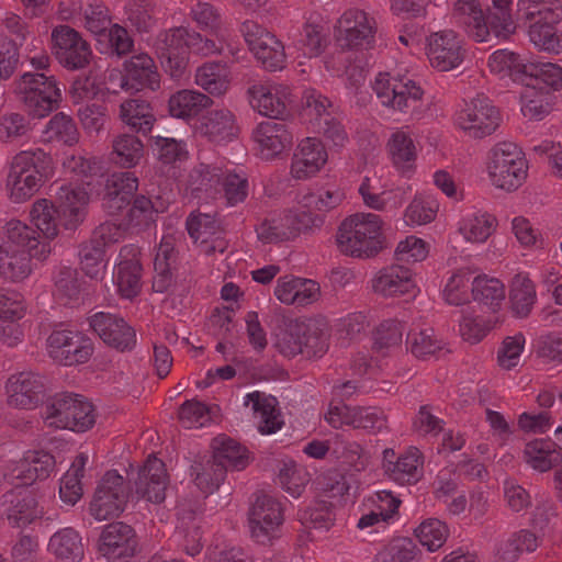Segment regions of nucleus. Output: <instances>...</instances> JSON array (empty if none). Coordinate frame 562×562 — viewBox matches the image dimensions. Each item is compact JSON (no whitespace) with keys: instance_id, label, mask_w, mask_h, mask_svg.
Wrapping results in <instances>:
<instances>
[{"instance_id":"nucleus-30","label":"nucleus","mask_w":562,"mask_h":562,"mask_svg":"<svg viewBox=\"0 0 562 562\" xmlns=\"http://www.w3.org/2000/svg\"><path fill=\"white\" fill-rule=\"evenodd\" d=\"M59 216L66 229H75L85 218L87 194L71 186H60L56 191Z\"/></svg>"},{"instance_id":"nucleus-23","label":"nucleus","mask_w":562,"mask_h":562,"mask_svg":"<svg viewBox=\"0 0 562 562\" xmlns=\"http://www.w3.org/2000/svg\"><path fill=\"white\" fill-rule=\"evenodd\" d=\"M125 75L121 79V88L125 90H140L148 88L153 91L159 88L160 76L154 59L145 54L132 56L124 63Z\"/></svg>"},{"instance_id":"nucleus-3","label":"nucleus","mask_w":562,"mask_h":562,"mask_svg":"<svg viewBox=\"0 0 562 562\" xmlns=\"http://www.w3.org/2000/svg\"><path fill=\"white\" fill-rule=\"evenodd\" d=\"M382 221L372 213H356L346 218L337 233L339 250L356 258H370L384 247Z\"/></svg>"},{"instance_id":"nucleus-58","label":"nucleus","mask_w":562,"mask_h":562,"mask_svg":"<svg viewBox=\"0 0 562 562\" xmlns=\"http://www.w3.org/2000/svg\"><path fill=\"white\" fill-rule=\"evenodd\" d=\"M449 530L445 522L438 519H427L415 530L419 542L429 551H436L443 546Z\"/></svg>"},{"instance_id":"nucleus-17","label":"nucleus","mask_w":562,"mask_h":562,"mask_svg":"<svg viewBox=\"0 0 562 562\" xmlns=\"http://www.w3.org/2000/svg\"><path fill=\"white\" fill-rule=\"evenodd\" d=\"M341 24L338 41L345 48H371L374 43L376 22L374 18L359 9L346 11L339 20Z\"/></svg>"},{"instance_id":"nucleus-14","label":"nucleus","mask_w":562,"mask_h":562,"mask_svg":"<svg viewBox=\"0 0 562 562\" xmlns=\"http://www.w3.org/2000/svg\"><path fill=\"white\" fill-rule=\"evenodd\" d=\"M499 113L483 95L474 98L458 115V125L472 138H483L496 131Z\"/></svg>"},{"instance_id":"nucleus-50","label":"nucleus","mask_w":562,"mask_h":562,"mask_svg":"<svg viewBox=\"0 0 562 562\" xmlns=\"http://www.w3.org/2000/svg\"><path fill=\"white\" fill-rule=\"evenodd\" d=\"M471 291L474 301L490 306L493 311L505 299L504 284L497 279L476 277L472 282Z\"/></svg>"},{"instance_id":"nucleus-56","label":"nucleus","mask_w":562,"mask_h":562,"mask_svg":"<svg viewBox=\"0 0 562 562\" xmlns=\"http://www.w3.org/2000/svg\"><path fill=\"white\" fill-rule=\"evenodd\" d=\"M45 133L49 139H55L68 146L75 145L79 139V132L74 120L63 112L55 114L49 120Z\"/></svg>"},{"instance_id":"nucleus-34","label":"nucleus","mask_w":562,"mask_h":562,"mask_svg":"<svg viewBox=\"0 0 562 562\" xmlns=\"http://www.w3.org/2000/svg\"><path fill=\"white\" fill-rule=\"evenodd\" d=\"M521 83L535 89L544 87L558 90L562 87V68L552 63H527Z\"/></svg>"},{"instance_id":"nucleus-59","label":"nucleus","mask_w":562,"mask_h":562,"mask_svg":"<svg viewBox=\"0 0 562 562\" xmlns=\"http://www.w3.org/2000/svg\"><path fill=\"white\" fill-rule=\"evenodd\" d=\"M406 344L411 352L420 359H427L443 349L442 341L435 337L432 329L408 334Z\"/></svg>"},{"instance_id":"nucleus-44","label":"nucleus","mask_w":562,"mask_h":562,"mask_svg":"<svg viewBox=\"0 0 562 562\" xmlns=\"http://www.w3.org/2000/svg\"><path fill=\"white\" fill-rule=\"evenodd\" d=\"M327 42V32L324 24L319 22L307 21L299 38L295 42L297 50L302 52L303 56L312 58L321 55Z\"/></svg>"},{"instance_id":"nucleus-25","label":"nucleus","mask_w":562,"mask_h":562,"mask_svg":"<svg viewBox=\"0 0 562 562\" xmlns=\"http://www.w3.org/2000/svg\"><path fill=\"white\" fill-rule=\"evenodd\" d=\"M262 159L271 160L280 155L293 142L292 133L284 122L267 121L260 123L254 132Z\"/></svg>"},{"instance_id":"nucleus-55","label":"nucleus","mask_w":562,"mask_h":562,"mask_svg":"<svg viewBox=\"0 0 562 562\" xmlns=\"http://www.w3.org/2000/svg\"><path fill=\"white\" fill-rule=\"evenodd\" d=\"M142 267L136 260H124L119 263L116 284L123 297L132 299L140 290Z\"/></svg>"},{"instance_id":"nucleus-42","label":"nucleus","mask_w":562,"mask_h":562,"mask_svg":"<svg viewBox=\"0 0 562 562\" xmlns=\"http://www.w3.org/2000/svg\"><path fill=\"white\" fill-rule=\"evenodd\" d=\"M87 460L83 453L78 454L61 480L59 497L68 506H74L82 497L81 479L85 475Z\"/></svg>"},{"instance_id":"nucleus-1","label":"nucleus","mask_w":562,"mask_h":562,"mask_svg":"<svg viewBox=\"0 0 562 562\" xmlns=\"http://www.w3.org/2000/svg\"><path fill=\"white\" fill-rule=\"evenodd\" d=\"M512 0H492L484 14L477 0H458L453 16L475 42H487L491 33L507 38L516 30L510 14Z\"/></svg>"},{"instance_id":"nucleus-37","label":"nucleus","mask_w":562,"mask_h":562,"mask_svg":"<svg viewBox=\"0 0 562 562\" xmlns=\"http://www.w3.org/2000/svg\"><path fill=\"white\" fill-rule=\"evenodd\" d=\"M512 312L516 317H527L536 303V290L532 281L524 274H517L512 281L509 291Z\"/></svg>"},{"instance_id":"nucleus-33","label":"nucleus","mask_w":562,"mask_h":562,"mask_svg":"<svg viewBox=\"0 0 562 562\" xmlns=\"http://www.w3.org/2000/svg\"><path fill=\"white\" fill-rule=\"evenodd\" d=\"M212 458L222 463L226 472L232 470H244L249 464V457L246 448L241 447L232 438L218 436L212 441Z\"/></svg>"},{"instance_id":"nucleus-52","label":"nucleus","mask_w":562,"mask_h":562,"mask_svg":"<svg viewBox=\"0 0 562 562\" xmlns=\"http://www.w3.org/2000/svg\"><path fill=\"white\" fill-rule=\"evenodd\" d=\"M9 246V249H23L29 251L38 246L36 231L20 221H10L7 224L5 237H0V245Z\"/></svg>"},{"instance_id":"nucleus-64","label":"nucleus","mask_w":562,"mask_h":562,"mask_svg":"<svg viewBox=\"0 0 562 562\" xmlns=\"http://www.w3.org/2000/svg\"><path fill=\"white\" fill-rule=\"evenodd\" d=\"M55 286L61 296L68 300H78L82 290L78 270L70 267L60 268L56 276Z\"/></svg>"},{"instance_id":"nucleus-54","label":"nucleus","mask_w":562,"mask_h":562,"mask_svg":"<svg viewBox=\"0 0 562 562\" xmlns=\"http://www.w3.org/2000/svg\"><path fill=\"white\" fill-rule=\"evenodd\" d=\"M522 66H527L520 57L506 49H499L492 54L488 67L495 74H508L514 80L522 81L525 75Z\"/></svg>"},{"instance_id":"nucleus-45","label":"nucleus","mask_w":562,"mask_h":562,"mask_svg":"<svg viewBox=\"0 0 562 562\" xmlns=\"http://www.w3.org/2000/svg\"><path fill=\"white\" fill-rule=\"evenodd\" d=\"M525 460L535 470L546 472L562 461V449L551 448L550 442L535 440L525 448Z\"/></svg>"},{"instance_id":"nucleus-57","label":"nucleus","mask_w":562,"mask_h":562,"mask_svg":"<svg viewBox=\"0 0 562 562\" xmlns=\"http://www.w3.org/2000/svg\"><path fill=\"white\" fill-rule=\"evenodd\" d=\"M404 330V325L396 319L383 321L374 331L373 348L384 353L385 350L398 347L402 342Z\"/></svg>"},{"instance_id":"nucleus-13","label":"nucleus","mask_w":562,"mask_h":562,"mask_svg":"<svg viewBox=\"0 0 562 562\" xmlns=\"http://www.w3.org/2000/svg\"><path fill=\"white\" fill-rule=\"evenodd\" d=\"M49 357L64 366L85 363L92 355L90 339L78 331L54 330L47 338Z\"/></svg>"},{"instance_id":"nucleus-51","label":"nucleus","mask_w":562,"mask_h":562,"mask_svg":"<svg viewBox=\"0 0 562 562\" xmlns=\"http://www.w3.org/2000/svg\"><path fill=\"white\" fill-rule=\"evenodd\" d=\"M420 553L417 544L409 538H397L381 549L374 562H412Z\"/></svg>"},{"instance_id":"nucleus-18","label":"nucleus","mask_w":562,"mask_h":562,"mask_svg":"<svg viewBox=\"0 0 562 562\" xmlns=\"http://www.w3.org/2000/svg\"><path fill=\"white\" fill-rule=\"evenodd\" d=\"M90 326L108 346L116 350H132L136 345L134 328L115 314L97 313L90 317Z\"/></svg>"},{"instance_id":"nucleus-38","label":"nucleus","mask_w":562,"mask_h":562,"mask_svg":"<svg viewBox=\"0 0 562 562\" xmlns=\"http://www.w3.org/2000/svg\"><path fill=\"white\" fill-rule=\"evenodd\" d=\"M31 273L30 258L23 249H9L0 245V274L10 281L18 282Z\"/></svg>"},{"instance_id":"nucleus-11","label":"nucleus","mask_w":562,"mask_h":562,"mask_svg":"<svg viewBox=\"0 0 562 562\" xmlns=\"http://www.w3.org/2000/svg\"><path fill=\"white\" fill-rule=\"evenodd\" d=\"M248 520L252 539L261 544L269 543L284 520L280 502L265 492L256 493Z\"/></svg>"},{"instance_id":"nucleus-61","label":"nucleus","mask_w":562,"mask_h":562,"mask_svg":"<svg viewBox=\"0 0 562 562\" xmlns=\"http://www.w3.org/2000/svg\"><path fill=\"white\" fill-rule=\"evenodd\" d=\"M186 225L190 237L195 241L201 240L202 244H206L209 236L214 235L217 229L214 216L201 212H192Z\"/></svg>"},{"instance_id":"nucleus-49","label":"nucleus","mask_w":562,"mask_h":562,"mask_svg":"<svg viewBox=\"0 0 562 562\" xmlns=\"http://www.w3.org/2000/svg\"><path fill=\"white\" fill-rule=\"evenodd\" d=\"M196 83L210 94L221 95L228 88V80L224 66L216 63H207L196 69Z\"/></svg>"},{"instance_id":"nucleus-27","label":"nucleus","mask_w":562,"mask_h":562,"mask_svg":"<svg viewBox=\"0 0 562 562\" xmlns=\"http://www.w3.org/2000/svg\"><path fill=\"white\" fill-rule=\"evenodd\" d=\"M414 288L411 270L402 265L387 266L372 279V290L385 297L408 293Z\"/></svg>"},{"instance_id":"nucleus-22","label":"nucleus","mask_w":562,"mask_h":562,"mask_svg":"<svg viewBox=\"0 0 562 562\" xmlns=\"http://www.w3.org/2000/svg\"><path fill=\"white\" fill-rule=\"evenodd\" d=\"M167 479L165 463L155 456H149L138 471L135 481L136 493L148 502L159 504L166 497Z\"/></svg>"},{"instance_id":"nucleus-16","label":"nucleus","mask_w":562,"mask_h":562,"mask_svg":"<svg viewBox=\"0 0 562 562\" xmlns=\"http://www.w3.org/2000/svg\"><path fill=\"white\" fill-rule=\"evenodd\" d=\"M325 419L334 428L349 425L356 429L372 431H380L386 423V416L379 407H351L345 404L330 405Z\"/></svg>"},{"instance_id":"nucleus-32","label":"nucleus","mask_w":562,"mask_h":562,"mask_svg":"<svg viewBox=\"0 0 562 562\" xmlns=\"http://www.w3.org/2000/svg\"><path fill=\"white\" fill-rule=\"evenodd\" d=\"M120 119L132 131L143 135L150 133L156 122L153 108L142 99H127L122 102Z\"/></svg>"},{"instance_id":"nucleus-40","label":"nucleus","mask_w":562,"mask_h":562,"mask_svg":"<svg viewBox=\"0 0 562 562\" xmlns=\"http://www.w3.org/2000/svg\"><path fill=\"white\" fill-rule=\"evenodd\" d=\"M191 476H194L196 486L203 492L211 494L224 482L226 469L217 463L212 457L203 461H195L191 468Z\"/></svg>"},{"instance_id":"nucleus-24","label":"nucleus","mask_w":562,"mask_h":562,"mask_svg":"<svg viewBox=\"0 0 562 562\" xmlns=\"http://www.w3.org/2000/svg\"><path fill=\"white\" fill-rule=\"evenodd\" d=\"M428 57L431 65L440 71H449L463 59L460 42L452 31L434 33L428 38Z\"/></svg>"},{"instance_id":"nucleus-41","label":"nucleus","mask_w":562,"mask_h":562,"mask_svg":"<svg viewBox=\"0 0 562 562\" xmlns=\"http://www.w3.org/2000/svg\"><path fill=\"white\" fill-rule=\"evenodd\" d=\"M112 156L115 164L124 167H135L144 156V144L133 134H120L112 140Z\"/></svg>"},{"instance_id":"nucleus-53","label":"nucleus","mask_w":562,"mask_h":562,"mask_svg":"<svg viewBox=\"0 0 562 562\" xmlns=\"http://www.w3.org/2000/svg\"><path fill=\"white\" fill-rule=\"evenodd\" d=\"M389 150L393 164L402 171L409 170L416 158L415 145L413 139L404 132H396L389 142Z\"/></svg>"},{"instance_id":"nucleus-35","label":"nucleus","mask_w":562,"mask_h":562,"mask_svg":"<svg viewBox=\"0 0 562 562\" xmlns=\"http://www.w3.org/2000/svg\"><path fill=\"white\" fill-rule=\"evenodd\" d=\"M212 104V99L193 90H181L169 99V113L173 117L188 119L198 115L203 109Z\"/></svg>"},{"instance_id":"nucleus-19","label":"nucleus","mask_w":562,"mask_h":562,"mask_svg":"<svg viewBox=\"0 0 562 562\" xmlns=\"http://www.w3.org/2000/svg\"><path fill=\"white\" fill-rule=\"evenodd\" d=\"M10 406L32 409L37 406L45 391V378L27 371L13 374L7 383Z\"/></svg>"},{"instance_id":"nucleus-63","label":"nucleus","mask_w":562,"mask_h":562,"mask_svg":"<svg viewBox=\"0 0 562 562\" xmlns=\"http://www.w3.org/2000/svg\"><path fill=\"white\" fill-rule=\"evenodd\" d=\"M151 139V147L162 164H173L187 155L183 144L176 138L155 136Z\"/></svg>"},{"instance_id":"nucleus-4","label":"nucleus","mask_w":562,"mask_h":562,"mask_svg":"<svg viewBox=\"0 0 562 562\" xmlns=\"http://www.w3.org/2000/svg\"><path fill=\"white\" fill-rule=\"evenodd\" d=\"M53 170V159L43 149L16 154L8 175L10 198L21 203L34 195Z\"/></svg>"},{"instance_id":"nucleus-2","label":"nucleus","mask_w":562,"mask_h":562,"mask_svg":"<svg viewBox=\"0 0 562 562\" xmlns=\"http://www.w3.org/2000/svg\"><path fill=\"white\" fill-rule=\"evenodd\" d=\"M281 322L284 327L276 335L274 347L284 357L302 355L312 359L319 358L327 351L329 327L325 318L299 321L282 316Z\"/></svg>"},{"instance_id":"nucleus-60","label":"nucleus","mask_w":562,"mask_h":562,"mask_svg":"<svg viewBox=\"0 0 562 562\" xmlns=\"http://www.w3.org/2000/svg\"><path fill=\"white\" fill-rule=\"evenodd\" d=\"M138 189V179L134 172H114L106 178L104 192L132 200Z\"/></svg>"},{"instance_id":"nucleus-12","label":"nucleus","mask_w":562,"mask_h":562,"mask_svg":"<svg viewBox=\"0 0 562 562\" xmlns=\"http://www.w3.org/2000/svg\"><path fill=\"white\" fill-rule=\"evenodd\" d=\"M122 236L120 227L113 223L99 225L91 234L89 240L79 247L80 268L91 279H98L101 263L105 255V247L117 243Z\"/></svg>"},{"instance_id":"nucleus-31","label":"nucleus","mask_w":562,"mask_h":562,"mask_svg":"<svg viewBox=\"0 0 562 562\" xmlns=\"http://www.w3.org/2000/svg\"><path fill=\"white\" fill-rule=\"evenodd\" d=\"M250 104L261 115L282 119L286 112V94L278 87L252 86L248 90Z\"/></svg>"},{"instance_id":"nucleus-47","label":"nucleus","mask_w":562,"mask_h":562,"mask_svg":"<svg viewBox=\"0 0 562 562\" xmlns=\"http://www.w3.org/2000/svg\"><path fill=\"white\" fill-rule=\"evenodd\" d=\"M422 454L417 448H411L396 459L392 465L390 477L401 484L417 482L423 475Z\"/></svg>"},{"instance_id":"nucleus-46","label":"nucleus","mask_w":562,"mask_h":562,"mask_svg":"<svg viewBox=\"0 0 562 562\" xmlns=\"http://www.w3.org/2000/svg\"><path fill=\"white\" fill-rule=\"evenodd\" d=\"M252 403V409L260 413L262 424L259 426L261 434H273L281 428L282 422L279 420V412L276 409L277 398L265 396L260 392H254L247 395L245 405Z\"/></svg>"},{"instance_id":"nucleus-28","label":"nucleus","mask_w":562,"mask_h":562,"mask_svg":"<svg viewBox=\"0 0 562 562\" xmlns=\"http://www.w3.org/2000/svg\"><path fill=\"white\" fill-rule=\"evenodd\" d=\"M56 460L53 454L43 450L29 451L13 470L15 477L23 485H31L37 480L47 479L55 469Z\"/></svg>"},{"instance_id":"nucleus-7","label":"nucleus","mask_w":562,"mask_h":562,"mask_svg":"<svg viewBox=\"0 0 562 562\" xmlns=\"http://www.w3.org/2000/svg\"><path fill=\"white\" fill-rule=\"evenodd\" d=\"M15 92L25 112L33 119L48 115L60 101L55 78L44 72H25L16 82Z\"/></svg>"},{"instance_id":"nucleus-5","label":"nucleus","mask_w":562,"mask_h":562,"mask_svg":"<svg viewBox=\"0 0 562 562\" xmlns=\"http://www.w3.org/2000/svg\"><path fill=\"white\" fill-rule=\"evenodd\" d=\"M42 416L49 427L77 432L90 429L95 423L92 403L72 393H59L50 397L43 408Z\"/></svg>"},{"instance_id":"nucleus-8","label":"nucleus","mask_w":562,"mask_h":562,"mask_svg":"<svg viewBox=\"0 0 562 562\" xmlns=\"http://www.w3.org/2000/svg\"><path fill=\"white\" fill-rule=\"evenodd\" d=\"M128 496L124 477L114 470L108 471L94 491L89 512L99 521L116 518L124 512Z\"/></svg>"},{"instance_id":"nucleus-9","label":"nucleus","mask_w":562,"mask_h":562,"mask_svg":"<svg viewBox=\"0 0 562 562\" xmlns=\"http://www.w3.org/2000/svg\"><path fill=\"white\" fill-rule=\"evenodd\" d=\"M189 41V31L181 26L162 31L155 38V54L165 71L173 79H180L187 72Z\"/></svg>"},{"instance_id":"nucleus-26","label":"nucleus","mask_w":562,"mask_h":562,"mask_svg":"<svg viewBox=\"0 0 562 562\" xmlns=\"http://www.w3.org/2000/svg\"><path fill=\"white\" fill-rule=\"evenodd\" d=\"M327 161V153L317 138L303 139L292 158L291 173L296 179H305L319 171Z\"/></svg>"},{"instance_id":"nucleus-10","label":"nucleus","mask_w":562,"mask_h":562,"mask_svg":"<svg viewBox=\"0 0 562 562\" xmlns=\"http://www.w3.org/2000/svg\"><path fill=\"white\" fill-rule=\"evenodd\" d=\"M240 32L257 61L268 71L282 70L286 64L283 43L255 21H245Z\"/></svg>"},{"instance_id":"nucleus-62","label":"nucleus","mask_w":562,"mask_h":562,"mask_svg":"<svg viewBox=\"0 0 562 562\" xmlns=\"http://www.w3.org/2000/svg\"><path fill=\"white\" fill-rule=\"evenodd\" d=\"M335 517L327 502H318L314 507L299 513V520L307 528L328 529Z\"/></svg>"},{"instance_id":"nucleus-20","label":"nucleus","mask_w":562,"mask_h":562,"mask_svg":"<svg viewBox=\"0 0 562 562\" xmlns=\"http://www.w3.org/2000/svg\"><path fill=\"white\" fill-rule=\"evenodd\" d=\"M37 503L30 491L15 487L0 497V519H7L12 527H23L37 517Z\"/></svg>"},{"instance_id":"nucleus-43","label":"nucleus","mask_w":562,"mask_h":562,"mask_svg":"<svg viewBox=\"0 0 562 562\" xmlns=\"http://www.w3.org/2000/svg\"><path fill=\"white\" fill-rule=\"evenodd\" d=\"M555 23L558 21L543 20L528 25L529 40L540 50L553 54L562 53V34L557 32Z\"/></svg>"},{"instance_id":"nucleus-15","label":"nucleus","mask_w":562,"mask_h":562,"mask_svg":"<svg viewBox=\"0 0 562 562\" xmlns=\"http://www.w3.org/2000/svg\"><path fill=\"white\" fill-rule=\"evenodd\" d=\"M54 54L68 69H81L89 65L92 53L80 34L68 25H59L52 33Z\"/></svg>"},{"instance_id":"nucleus-29","label":"nucleus","mask_w":562,"mask_h":562,"mask_svg":"<svg viewBox=\"0 0 562 562\" xmlns=\"http://www.w3.org/2000/svg\"><path fill=\"white\" fill-rule=\"evenodd\" d=\"M199 132L213 143H225L234 139L238 134L233 113L228 110L210 111L201 120Z\"/></svg>"},{"instance_id":"nucleus-21","label":"nucleus","mask_w":562,"mask_h":562,"mask_svg":"<svg viewBox=\"0 0 562 562\" xmlns=\"http://www.w3.org/2000/svg\"><path fill=\"white\" fill-rule=\"evenodd\" d=\"M136 539L131 526L117 521L108 525L100 535L98 550L108 560L130 558L135 554Z\"/></svg>"},{"instance_id":"nucleus-6","label":"nucleus","mask_w":562,"mask_h":562,"mask_svg":"<svg viewBox=\"0 0 562 562\" xmlns=\"http://www.w3.org/2000/svg\"><path fill=\"white\" fill-rule=\"evenodd\" d=\"M487 171L494 187L513 192L525 182L528 164L516 144L501 142L490 150Z\"/></svg>"},{"instance_id":"nucleus-36","label":"nucleus","mask_w":562,"mask_h":562,"mask_svg":"<svg viewBox=\"0 0 562 562\" xmlns=\"http://www.w3.org/2000/svg\"><path fill=\"white\" fill-rule=\"evenodd\" d=\"M48 548L57 559L64 562H77L83 557L81 538L72 528H65L54 533Z\"/></svg>"},{"instance_id":"nucleus-39","label":"nucleus","mask_w":562,"mask_h":562,"mask_svg":"<svg viewBox=\"0 0 562 562\" xmlns=\"http://www.w3.org/2000/svg\"><path fill=\"white\" fill-rule=\"evenodd\" d=\"M32 223L47 239H53L58 234V225L64 220L59 216L58 207L47 199L37 200L30 212Z\"/></svg>"},{"instance_id":"nucleus-48","label":"nucleus","mask_w":562,"mask_h":562,"mask_svg":"<svg viewBox=\"0 0 562 562\" xmlns=\"http://www.w3.org/2000/svg\"><path fill=\"white\" fill-rule=\"evenodd\" d=\"M165 210V202L160 196L156 202L145 195H137L127 212L128 225L133 227H147L154 221V214Z\"/></svg>"}]
</instances>
